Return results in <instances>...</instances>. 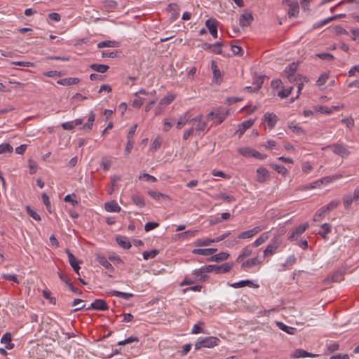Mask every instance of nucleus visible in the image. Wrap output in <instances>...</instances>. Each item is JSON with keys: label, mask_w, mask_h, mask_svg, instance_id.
<instances>
[{"label": "nucleus", "mask_w": 359, "mask_h": 359, "mask_svg": "<svg viewBox=\"0 0 359 359\" xmlns=\"http://www.w3.org/2000/svg\"><path fill=\"white\" fill-rule=\"evenodd\" d=\"M202 119L203 115L201 114L192 117L191 119V123H192L194 131L196 132L198 135H203L208 130L207 123Z\"/></svg>", "instance_id": "nucleus-1"}, {"label": "nucleus", "mask_w": 359, "mask_h": 359, "mask_svg": "<svg viewBox=\"0 0 359 359\" xmlns=\"http://www.w3.org/2000/svg\"><path fill=\"white\" fill-rule=\"evenodd\" d=\"M85 309V310H97V311H106L108 309V305L107 302L100 299H95L88 307L86 308L85 305H82L81 307H78L74 309V312Z\"/></svg>", "instance_id": "nucleus-2"}, {"label": "nucleus", "mask_w": 359, "mask_h": 359, "mask_svg": "<svg viewBox=\"0 0 359 359\" xmlns=\"http://www.w3.org/2000/svg\"><path fill=\"white\" fill-rule=\"evenodd\" d=\"M282 243L281 237L279 234L275 235L264 250V256L273 255Z\"/></svg>", "instance_id": "nucleus-3"}, {"label": "nucleus", "mask_w": 359, "mask_h": 359, "mask_svg": "<svg viewBox=\"0 0 359 359\" xmlns=\"http://www.w3.org/2000/svg\"><path fill=\"white\" fill-rule=\"evenodd\" d=\"M332 149L335 154L341 156V158H347L351 154L348 148L342 144H330L325 148H323V149Z\"/></svg>", "instance_id": "nucleus-4"}, {"label": "nucleus", "mask_w": 359, "mask_h": 359, "mask_svg": "<svg viewBox=\"0 0 359 359\" xmlns=\"http://www.w3.org/2000/svg\"><path fill=\"white\" fill-rule=\"evenodd\" d=\"M228 114L227 111L222 110L220 109H215L208 114V118L216 120V124L222 123L226 118Z\"/></svg>", "instance_id": "nucleus-5"}, {"label": "nucleus", "mask_w": 359, "mask_h": 359, "mask_svg": "<svg viewBox=\"0 0 359 359\" xmlns=\"http://www.w3.org/2000/svg\"><path fill=\"white\" fill-rule=\"evenodd\" d=\"M265 227L264 226H255L252 229L247 230L245 231H243L240 233L238 235V238L239 239H247L252 238L254 236L262 231L263 229H264Z\"/></svg>", "instance_id": "nucleus-6"}, {"label": "nucleus", "mask_w": 359, "mask_h": 359, "mask_svg": "<svg viewBox=\"0 0 359 359\" xmlns=\"http://www.w3.org/2000/svg\"><path fill=\"white\" fill-rule=\"evenodd\" d=\"M291 83H295L297 85V95L295 97L291 98V102H293L295 99H297L302 90L304 83L309 82V79L303 76L302 75L298 74L295 78L294 81H290Z\"/></svg>", "instance_id": "nucleus-7"}, {"label": "nucleus", "mask_w": 359, "mask_h": 359, "mask_svg": "<svg viewBox=\"0 0 359 359\" xmlns=\"http://www.w3.org/2000/svg\"><path fill=\"white\" fill-rule=\"evenodd\" d=\"M297 69V65L294 62H292L288 65L285 70L284 74L286 75L288 80L290 81H294L297 75H295V72Z\"/></svg>", "instance_id": "nucleus-8"}, {"label": "nucleus", "mask_w": 359, "mask_h": 359, "mask_svg": "<svg viewBox=\"0 0 359 359\" xmlns=\"http://www.w3.org/2000/svg\"><path fill=\"white\" fill-rule=\"evenodd\" d=\"M66 253L67 255L70 266L72 267V269L76 273L79 274V264L81 263V262L77 260L75 256L69 250H66Z\"/></svg>", "instance_id": "nucleus-9"}, {"label": "nucleus", "mask_w": 359, "mask_h": 359, "mask_svg": "<svg viewBox=\"0 0 359 359\" xmlns=\"http://www.w3.org/2000/svg\"><path fill=\"white\" fill-rule=\"evenodd\" d=\"M217 24L218 22L215 19H208L205 22V26L209 30L213 38H217Z\"/></svg>", "instance_id": "nucleus-10"}, {"label": "nucleus", "mask_w": 359, "mask_h": 359, "mask_svg": "<svg viewBox=\"0 0 359 359\" xmlns=\"http://www.w3.org/2000/svg\"><path fill=\"white\" fill-rule=\"evenodd\" d=\"M263 121L267 123L268 127L270 129H272L275 127L278 118L275 114L267 112L264 115Z\"/></svg>", "instance_id": "nucleus-11"}, {"label": "nucleus", "mask_w": 359, "mask_h": 359, "mask_svg": "<svg viewBox=\"0 0 359 359\" xmlns=\"http://www.w3.org/2000/svg\"><path fill=\"white\" fill-rule=\"evenodd\" d=\"M204 348H213L218 346L220 339L216 337H207L201 339Z\"/></svg>", "instance_id": "nucleus-12"}, {"label": "nucleus", "mask_w": 359, "mask_h": 359, "mask_svg": "<svg viewBox=\"0 0 359 359\" xmlns=\"http://www.w3.org/2000/svg\"><path fill=\"white\" fill-rule=\"evenodd\" d=\"M192 117L189 112H187L182 115H181L178 119V121L176 124L177 129H181L184 127L187 123L191 122Z\"/></svg>", "instance_id": "nucleus-13"}, {"label": "nucleus", "mask_w": 359, "mask_h": 359, "mask_svg": "<svg viewBox=\"0 0 359 359\" xmlns=\"http://www.w3.org/2000/svg\"><path fill=\"white\" fill-rule=\"evenodd\" d=\"M309 227L308 224H301L296 228V229L290 234L288 239L290 241H294L297 239V237L302 234L306 229Z\"/></svg>", "instance_id": "nucleus-14"}, {"label": "nucleus", "mask_w": 359, "mask_h": 359, "mask_svg": "<svg viewBox=\"0 0 359 359\" xmlns=\"http://www.w3.org/2000/svg\"><path fill=\"white\" fill-rule=\"evenodd\" d=\"M261 264L262 261L258 258V257H255L252 259H249L245 262H243L241 266V269H246L252 268L257 265H259Z\"/></svg>", "instance_id": "nucleus-15"}, {"label": "nucleus", "mask_w": 359, "mask_h": 359, "mask_svg": "<svg viewBox=\"0 0 359 359\" xmlns=\"http://www.w3.org/2000/svg\"><path fill=\"white\" fill-rule=\"evenodd\" d=\"M253 16L252 13H243L240 16L239 18V25L241 27H247L250 25L252 22L253 21Z\"/></svg>", "instance_id": "nucleus-16"}, {"label": "nucleus", "mask_w": 359, "mask_h": 359, "mask_svg": "<svg viewBox=\"0 0 359 359\" xmlns=\"http://www.w3.org/2000/svg\"><path fill=\"white\" fill-rule=\"evenodd\" d=\"M269 177V172L264 168H259L257 170L256 180L259 183L264 182Z\"/></svg>", "instance_id": "nucleus-17"}, {"label": "nucleus", "mask_w": 359, "mask_h": 359, "mask_svg": "<svg viewBox=\"0 0 359 359\" xmlns=\"http://www.w3.org/2000/svg\"><path fill=\"white\" fill-rule=\"evenodd\" d=\"M229 285L233 288H239V287H245V286H248L250 287H259L258 285L254 284L253 282L250 280H241V281H238L236 283H231Z\"/></svg>", "instance_id": "nucleus-18"}, {"label": "nucleus", "mask_w": 359, "mask_h": 359, "mask_svg": "<svg viewBox=\"0 0 359 359\" xmlns=\"http://www.w3.org/2000/svg\"><path fill=\"white\" fill-rule=\"evenodd\" d=\"M289 6L288 15L290 18L296 17L298 15L299 11V6L297 1H292L287 3Z\"/></svg>", "instance_id": "nucleus-19"}, {"label": "nucleus", "mask_w": 359, "mask_h": 359, "mask_svg": "<svg viewBox=\"0 0 359 359\" xmlns=\"http://www.w3.org/2000/svg\"><path fill=\"white\" fill-rule=\"evenodd\" d=\"M105 210L109 212H119L121 210L116 201H111L104 204Z\"/></svg>", "instance_id": "nucleus-20"}, {"label": "nucleus", "mask_w": 359, "mask_h": 359, "mask_svg": "<svg viewBox=\"0 0 359 359\" xmlns=\"http://www.w3.org/2000/svg\"><path fill=\"white\" fill-rule=\"evenodd\" d=\"M217 251L216 248H196L194 249L191 252L194 255H200L203 256H209L213 255Z\"/></svg>", "instance_id": "nucleus-21"}, {"label": "nucleus", "mask_w": 359, "mask_h": 359, "mask_svg": "<svg viewBox=\"0 0 359 359\" xmlns=\"http://www.w3.org/2000/svg\"><path fill=\"white\" fill-rule=\"evenodd\" d=\"M317 355H318L309 353V352H307L303 349H300V348L296 349L292 355V358H306V357L314 358Z\"/></svg>", "instance_id": "nucleus-22"}, {"label": "nucleus", "mask_w": 359, "mask_h": 359, "mask_svg": "<svg viewBox=\"0 0 359 359\" xmlns=\"http://www.w3.org/2000/svg\"><path fill=\"white\" fill-rule=\"evenodd\" d=\"M1 342L5 345L6 349H12L14 346L13 344L11 342V335L8 332L2 336Z\"/></svg>", "instance_id": "nucleus-23"}, {"label": "nucleus", "mask_w": 359, "mask_h": 359, "mask_svg": "<svg viewBox=\"0 0 359 359\" xmlns=\"http://www.w3.org/2000/svg\"><path fill=\"white\" fill-rule=\"evenodd\" d=\"M211 69L212 70L214 79H215L216 82L220 81L222 79L221 72L218 69L216 62H215L214 60L211 62Z\"/></svg>", "instance_id": "nucleus-24"}, {"label": "nucleus", "mask_w": 359, "mask_h": 359, "mask_svg": "<svg viewBox=\"0 0 359 359\" xmlns=\"http://www.w3.org/2000/svg\"><path fill=\"white\" fill-rule=\"evenodd\" d=\"M254 123L253 120H247L243 121L241 124L239 125L238 132L240 133V135H242L245 133V131L251 128Z\"/></svg>", "instance_id": "nucleus-25"}, {"label": "nucleus", "mask_w": 359, "mask_h": 359, "mask_svg": "<svg viewBox=\"0 0 359 359\" xmlns=\"http://www.w3.org/2000/svg\"><path fill=\"white\" fill-rule=\"evenodd\" d=\"M269 238V232H264L260 235L259 238H257L254 243H252L253 247L257 248L266 242Z\"/></svg>", "instance_id": "nucleus-26"}, {"label": "nucleus", "mask_w": 359, "mask_h": 359, "mask_svg": "<svg viewBox=\"0 0 359 359\" xmlns=\"http://www.w3.org/2000/svg\"><path fill=\"white\" fill-rule=\"evenodd\" d=\"M252 253V250L249 246L245 247L243 248L241 253L236 259L237 262H243V259L250 256Z\"/></svg>", "instance_id": "nucleus-27"}, {"label": "nucleus", "mask_w": 359, "mask_h": 359, "mask_svg": "<svg viewBox=\"0 0 359 359\" xmlns=\"http://www.w3.org/2000/svg\"><path fill=\"white\" fill-rule=\"evenodd\" d=\"M97 46L98 48H102L105 47L116 48L119 46V43L116 41L107 40L99 42Z\"/></svg>", "instance_id": "nucleus-28"}, {"label": "nucleus", "mask_w": 359, "mask_h": 359, "mask_svg": "<svg viewBox=\"0 0 359 359\" xmlns=\"http://www.w3.org/2000/svg\"><path fill=\"white\" fill-rule=\"evenodd\" d=\"M331 224L325 223L320 226V229L318 231V234L320 235L323 238H326L327 235L331 231Z\"/></svg>", "instance_id": "nucleus-29"}, {"label": "nucleus", "mask_w": 359, "mask_h": 359, "mask_svg": "<svg viewBox=\"0 0 359 359\" xmlns=\"http://www.w3.org/2000/svg\"><path fill=\"white\" fill-rule=\"evenodd\" d=\"M79 82V79L78 78H65L62 79H60L57 81V83L62 86H70L74 84H77Z\"/></svg>", "instance_id": "nucleus-30"}, {"label": "nucleus", "mask_w": 359, "mask_h": 359, "mask_svg": "<svg viewBox=\"0 0 359 359\" xmlns=\"http://www.w3.org/2000/svg\"><path fill=\"white\" fill-rule=\"evenodd\" d=\"M116 241L118 245L124 249H129L131 247L130 243L127 240L125 236H119L116 238Z\"/></svg>", "instance_id": "nucleus-31"}, {"label": "nucleus", "mask_w": 359, "mask_h": 359, "mask_svg": "<svg viewBox=\"0 0 359 359\" xmlns=\"http://www.w3.org/2000/svg\"><path fill=\"white\" fill-rule=\"evenodd\" d=\"M93 71L100 72V73H104L109 69V66L106 65H102V64H91L89 67Z\"/></svg>", "instance_id": "nucleus-32"}, {"label": "nucleus", "mask_w": 359, "mask_h": 359, "mask_svg": "<svg viewBox=\"0 0 359 359\" xmlns=\"http://www.w3.org/2000/svg\"><path fill=\"white\" fill-rule=\"evenodd\" d=\"M277 326L283 331L285 332L286 333H288L290 334H294L296 332V328L292 327H289L282 322H276Z\"/></svg>", "instance_id": "nucleus-33"}, {"label": "nucleus", "mask_w": 359, "mask_h": 359, "mask_svg": "<svg viewBox=\"0 0 359 359\" xmlns=\"http://www.w3.org/2000/svg\"><path fill=\"white\" fill-rule=\"evenodd\" d=\"M229 255L227 252H222L212 256L209 260L218 262L226 260L229 257Z\"/></svg>", "instance_id": "nucleus-34"}, {"label": "nucleus", "mask_w": 359, "mask_h": 359, "mask_svg": "<svg viewBox=\"0 0 359 359\" xmlns=\"http://www.w3.org/2000/svg\"><path fill=\"white\" fill-rule=\"evenodd\" d=\"M109 293L113 296L121 297L126 300H128L130 298L133 297V294H132V293H127V292H120V291H117V290H112Z\"/></svg>", "instance_id": "nucleus-35"}, {"label": "nucleus", "mask_w": 359, "mask_h": 359, "mask_svg": "<svg viewBox=\"0 0 359 359\" xmlns=\"http://www.w3.org/2000/svg\"><path fill=\"white\" fill-rule=\"evenodd\" d=\"M200 272H215V273H219V269L218 265H207L201 267Z\"/></svg>", "instance_id": "nucleus-36"}, {"label": "nucleus", "mask_w": 359, "mask_h": 359, "mask_svg": "<svg viewBox=\"0 0 359 359\" xmlns=\"http://www.w3.org/2000/svg\"><path fill=\"white\" fill-rule=\"evenodd\" d=\"M97 261L99 264L104 266L106 269L113 271L114 268L112 265L104 257H98Z\"/></svg>", "instance_id": "nucleus-37"}, {"label": "nucleus", "mask_w": 359, "mask_h": 359, "mask_svg": "<svg viewBox=\"0 0 359 359\" xmlns=\"http://www.w3.org/2000/svg\"><path fill=\"white\" fill-rule=\"evenodd\" d=\"M131 199L133 202L140 208H142L145 205L144 198L139 195H133Z\"/></svg>", "instance_id": "nucleus-38"}, {"label": "nucleus", "mask_w": 359, "mask_h": 359, "mask_svg": "<svg viewBox=\"0 0 359 359\" xmlns=\"http://www.w3.org/2000/svg\"><path fill=\"white\" fill-rule=\"evenodd\" d=\"M339 204V201L337 200H333L330 201L327 205L323 206L322 208L325 210V212L327 213L334 208H336Z\"/></svg>", "instance_id": "nucleus-39"}, {"label": "nucleus", "mask_w": 359, "mask_h": 359, "mask_svg": "<svg viewBox=\"0 0 359 359\" xmlns=\"http://www.w3.org/2000/svg\"><path fill=\"white\" fill-rule=\"evenodd\" d=\"M117 5V2L114 0H105L102 3L103 8L107 11L116 8Z\"/></svg>", "instance_id": "nucleus-40"}, {"label": "nucleus", "mask_w": 359, "mask_h": 359, "mask_svg": "<svg viewBox=\"0 0 359 359\" xmlns=\"http://www.w3.org/2000/svg\"><path fill=\"white\" fill-rule=\"evenodd\" d=\"M175 99V96L173 95H168L167 96H165L164 97H163L159 103H158V107L160 106H167L168 104H170Z\"/></svg>", "instance_id": "nucleus-41"}, {"label": "nucleus", "mask_w": 359, "mask_h": 359, "mask_svg": "<svg viewBox=\"0 0 359 359\" xmlns=\"http://www.w3.org/2000/svg\"><path fill=\"white\" fill-rule=\"evenodd\" d=\"M345 16V14H339V15H335L334 16H332V17H330V18H327L326 19H325L324 20L321 21L320 22H319V24L318 25H315V27H319L320 26H322V25H324L334 20H336V19H338V18H342V17H344Z\"/></svg>", "instance_id": "nucleus-42"}, {"label": "nucleus", "mask_w": 359, "mask_h": 359, "mask_svg": "<svg viewBox=\"0 0 359 359\" xmlns=\"http://www.w3.org/2000/svg\"><path fill=\"white\" fill-rule=\"evenodd\" d=\"M198 230L187 231L179 234V237L182 239L189 238L196 236Z\"/></svg>", "instance_id": "nucleus-43"}, {"label": "nucleus", "mask_w": 359, "mask_h": 359, "mask_svg": "<svg viewBox=\"0 0 359 359\" xmlns=\"http://www.w3.org/2000/svg\"><path fill=\"white\" fill-rule=\"evenodd\" d=\"M224 46V43L221 41H217L212 44L210 52L216 53V54H222V48Z\"/></svg>", "instance_id": "nucleus-44"}, {"label": "nucleus", "mask_w": 359, "mask_h": 359, "mask_svg": "<svg viewBox=\"0 0 359 359\" xmlns=\"http://www.w3.org/2000/svg\"><path fill=\"white\" fill-rule=\"evenodd\" d=\"M343 279V273L339 271H335L330 278L327 280L331 282H340Z\"/></svg>", "instance_id": "nucleus-45"}, {"label": "nucleus", "mask_w": 359, "mask_h": 359, "mask_svg": "<svg viewBox=\"0 0 359 359\" xmlns=\"http://www.w3.org/2000/svg\"><path fill=\"white\" fill-rule=\"evenodd\" d=\"M211 243H213V240L210 238H204V239H197L194 242V245L196 246H208L210 245Z\"/></svg>", "instance_id": "nucleus-46"}, {"label": "nucleus", "mask_w": 359, "mask_h": 359, "mask_svg": "<svg viewBox=\"0 0 359 359\" xmlns=\"http://www.w3.org/2000/svg\"><path fill=\"white\" fill-rule=\"evenodd\" d=\"M289 128L293 132L298 135L304 134V130L294 122H291L288 124Z\"/></svg>", "instance_id": "nucleus-47"}, {"label": "nucleus", "mask_w": 359, "mask_h": 359, "mask_svg": "<svg viewBox=\"0 0 359 359\" xmlns=\"http://www.w3.org/2000/svg\"><path fill=\"white\" fill-rule=\"evenodd\" d=\"M297 262V258L294 255H291L288 256L285 262V263L283 264V266L284 268L291 266L296 264Z\"/></svg>", "instance_id": "nucleus-48"}, {"label": "nucleus", "mask_w": 359, "mask_h": 359, "mask_svg": "<svg viewBox=\"0 0 359 359\" xmlns=\"http://www.w3.org/2000/svg\"><path fill=\"white\" fill-rule=\"evenodd\" d=\"M26 210H27V214L31 217H32L34 220H36V221L41 220V217L39 216V215L34 210L32 209L30 206L27 205Z\"/></svg>", "instance_id": "nucleus-49"}, {"label": "nucleus", "mask_w": 359, "mask_h": 359, "mask_svg": "<svg viewBox=\"0 0 359 359\" xmlns=\"http://www.w3.org/2000/svg\"><path fill=\"white\" fill-rule=\"evenodd\" d=\"M233 266V264L230 262H226L219 266V273L229 272Z\"/></svg>", "instance_id": "nucleus-50"}, {"label": "nucleus", "mask_w": 359, "mask_h": 359, "mask_svg": "<svg viewBox=\"0 0 359 359\" xmlns=\"http://www.w3.org/2000/svg\"><path fill=\"white\" fill-rule=\"evenodd\" d=\"M158 253V251L156 250H152L151 251H145L143 252V258L145 260L149 259L154 258Z\"/></svg>", "instance_id": "nucleus-51"}, {"label": "nucleus", "mask_w": 359, "mask_h": 359, "mask_svg": "<svg viewBox=\"0 0 359 359\" xmlns=\"http://www.w3.org/2000/svg\"><path fill=\"white\" fill-rule=\"evenodd\" d=\"M253 149H252L250 147H241L238 149V151L245 157H250L252 156Z\"/></svg>", "instance_id": "nucleus-52"}, {"label": "nucleus", "mask_w": 359, "mask_h": 359, "mask_svg": "<svg viewBox=\"0 0 359 359\" xmlns=\"http://www.w3.org/2000/svg\"><path fill=\"white\" fill-rule=\"evenodd\" d=\"M13 149V147L8 143L0 144V154L12 153Z\"/></svg>", "instance_id": "nucleus-53"}, {"label": "nucleus", "mask_w": 359, "mask_h": 359, "mask_svg": "<svg viewBox=\"0 0 359 359\" xmlns=\"http://www.w3.org/2000/svg\"><path fill=\"white\" fill-rule=\"evenodd\" d=\"M353 202L355 203V200L353 199V196L347 195L345 196L343 198V203L346 209H348Z\"/></svg>", "instance_id": "nucleus-54"}, {"label": "nucleus", "mask_w": 359, "mask_h": 359, "mask_svg": "<svg viewBox=\"0 0 359 359\" xmlns=\"http://www.w3.org/2000/svg\"><path fill=\"white\" fill-rule=\"evenodd\" d=\"M326 215V212L325 210L320 208L314 215L313 216V220L315 222H319L323 219Z\"/></svg>", "instance_id": "nucleus-55"}, {"label": "nucleus", "mask_w": 359, "mask_h": 359, "mask_svg": "<svg viewBox=\"0 0 359 359\" xmlns=\"http://www.w3.org/2000/svg\"><path fill=\"white\" fill-rule=\"evenodd\" d=\"M216 198H221L226 201L228 203H231L235 201V198L232 196L227 195L225 193H219L217 195Z\"/></svg>", "instance_id": "nucleus-56"}, {"label": "nucleus", "mask_w": 359, "mask_h": 359, "mask_svg": "<svg viewBox=\"0 0 359 359\" xmlns=\"http://www.w3.org/2000/svg\"><path fill=\"white\" fill-rule=\"evenodd\" d=\"M201 270V267L198 269L194 271L193 274L195 275L196 280H198L200 281H204L207 276L204 274L205 272H200Z\"/></svg>", "instance_id": "nucleus-57"}, {"label": "nucleus", "mask_w": 359, "mask_h": 359, "mask_svg": "<svg viewBox=\"0 0 359 359\" xmlns=\"http://www.w3.org/2000/svg\"><path fill=\"white\" fill-rule=\"evenodd\" d=\"M138 341L139 340H138L137 337L130 336V337H128L127 339H126L125 340L118 341V345H125V344H131L133 342L137 343Z\"/></svg>", "instance_id": "nucleus-58"}, {"label": "nucleus", "mask_w": 359, "mask_h": 359, "mask_svg": "<svg viewBox=\"0 0 359 359\" xmlns=\"http://www.w3.org/2000/svg\"><path fill=\"white\" fill-rule=\"evenodd\" d=\"M292 90H293V87H290L288 88H283L280 91L278 92V95L281 98H285L290 95Z\"/></svg>", "instance_id": "nucleus-59"}, {"label": "nucleus", "mask_w": 359, "mask_h": 359, "mask_svg": "<svg viewBox=\"0 0 359 359\" xmlns=\"http://www.w3.org/2000/svg\"><path fill=\"white\" fill-rule=\"evenodd\" d=\"M329 78L328 74L324 73L320 76V77L316 81V85L318 86H321L327 82Z\"/></svg>", "instance_id": "nucleus-60"}, {"label": "nucleus", "mask_w": 359, "mask_h": 359, "mask_svg": "<svg viewBox=\"0 0 359 359\" xmlns=\"http://www.w3.org/2000/svg\"><path fill=\"white\" fill-rule=\"evenodd\" d=\"M316 57H318V58H320L323 60H327V61H331L334 59V56L332 54L327 53L316 54Z\"/></svg>", "instance_id": "nucleus-61"}, {"label": "nucleus", "mask_w": 359, "mask_h": 359, "mask_svg": "<svg viewBox=\"0 0 359 359\" xmlns=\"http://www.w3.org/2000/svg\"><path fill=\"white\" fill-rule=\"evenodd\" d=\"M41 198H42V201H43V204L46 205L48 212H51V210H50L51 206H50V203L49 201V197L48 196V195L46 193H42Z\"/></svg>", "instance_id": "nucleus-62"}, {"label": "nucleus", "mask_w": 359, "mask_h": 359, "mask_svg": "<svg viewBox=\"0 0 359 359\" xmlns=\"http://www.w3.org/2000/svg\"><path fill=\"white\" fill-rule=\"evenodd\" d=\"M203 323H202V322H199L198 323L195 324L192 327L191 333L192 334H198V333L203 332Z\"/></svg>", "instance_id": "nucleus-63"}, {"label": "nucleus", "mask_w": 359, "mask_h": 359, "mask_svg": "<svg viewBox=\"0 0 359 359\" xmlns=\"http://www.w3.org/2000/svg\"><path fill=\"white\" fill-rule=\"evenodd\" d=\"M272 167L276 172L280 174L285 175L287 172L286 168L282 165L273 164Z\"/></svg>", "instance_id": "nucleus-64"}]
</instances>
